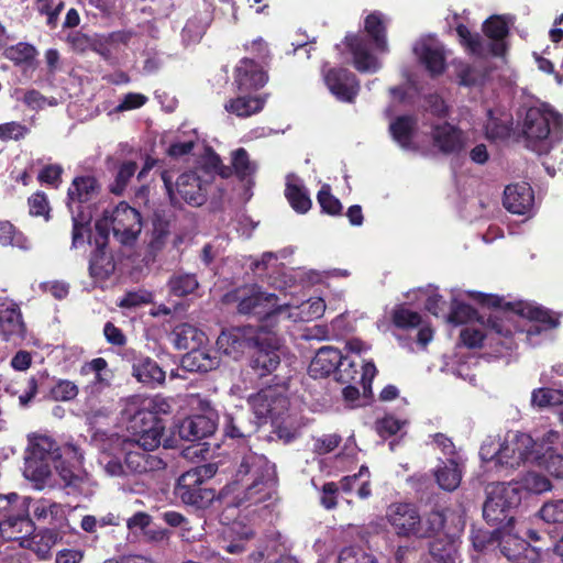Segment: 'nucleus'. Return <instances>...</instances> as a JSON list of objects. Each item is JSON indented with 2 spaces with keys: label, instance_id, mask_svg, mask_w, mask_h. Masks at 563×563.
Segmentation results:
<instances>
[{
  "label": "nucleus",
  "instance_id": "f257e3e1",
  "mask_svg": "<svg viewBox=\"0 0 563 563\" xmlns=\"http://www.w3.org/2000/svg\"><path fill=\"white\" fill-rule=\"evenodd\" d=\"M235 465L234 479L222 488L219 499L246 516L260 515L276 490L275 465L265 455L249 449L239 452Z\"/></svg>",
  "mask_w": 563,
  "mask_h": 563
},
{
  "label": "nucleus",
  "instance_id": "f03ea898",
  "mask_svg": "<svg viewBox=\"0 0 563 563\" xmlns=\"http://www.w3.org/2000/svg\"><path fill=\"white\" fill-rule=\"evenodd\" d=\"M100 184L95 176H76L67 190V208L71 214V247L78 249L85 244L86 234L91 225L92 213L87 206L100 192Z\"/></svg>",
  "mask_w": 563,
  "mask_h": 563
},
{
  "label": "nucleus",
  "instance_id": "7ed1b4c3",
  "mask_svg": "<svg viewBox=\"0 0 563 563\" xmlns=\"http://www.w3.org/2000/svg\"><path fill=\"white\" fill-rule=\"evenodd\" d=\"M507 308L516 310L517 313V329L512 333L514 345H517V341L532 346L538 344V338L558 329L563 317L562 312L526 301L507 303Z\"/></svg>",
  "mask_w": 563,
  "mask_h": 563
},
{
  "label": "nucleus",
  "instance_id": "20e7f679",
  "mask_svg": "<svg viewBox=\"0 0 563 563\" xmlns=\"http://www.w3.org/2000/svg\"><path fill=\"white\" fill-rule=\"evenodd\" d=\"M218 352H277L280 349L277 334L266 327H232L222 330L217 339Z\"/></svg>",
  "mask_w": 563,
  "mask_h": 563
},
{
  "label": "nucleus",
  "instance_id": "39448f33",
  "mask_svg": "<svg viewBox=\"0 0 563 563\" xmlns=\"http://www.w3.org/2000/svg\"><path fill=\"white\" fill-rule=\"evenodd\" d=\"M563 129V117L547 107H531L527 110L522 132L527 146L533 151L547 150L549 139L559 140Z\"/></svg>",
  "mask_w": 563,
  "mask_h": 563
},
{
  "label": "nucleus",
  "instance_id": "423d86ee",
  "mask_svg": "<svg viewBox=\"0 0 563 563\" xmlns=\"http://www.w3.org/2000/svg\"><path fill=\"white\" fill-rule=\"evenodd\" d=\"M85 243L91 249L88 257L89 276L96 282L108 280L117 269V262L109 245V223L96 221L93 231L90 225Z\"/></svg>",
  "mask_w": 563,
  "mask_h": 563
},
{
  "label": "nucleus",
  "instance_id": "0eeeda50",
  "mask_svg": "<svg viewBox=\"0 0 563 563\" xmlns=\"http://www.w3.org/2000/svg\"><path fill=\"white\" fill-rule=\"evenodd\" d=\"M472 297L482 307L492 308L493 311L485 317L486 329L490 333H496L500 338V345L506 350L518 349L512 344L514 329H517L516 310H508L504 298L498 295L471 292Z\"/></svg>",
  "mask_w": 563,
  "mask_h": 563
},
{
  "label": "nucleus",
  "instance_id": "6e6552de",
  "mask_svg": "<svg viewBox=\"0 0 563 563\" xmlns=\"http://www.w3.org/2000/svg\"><path fill=\"white\" fill-rule=\"evenodd\" d=\"M217 473L216 464H203L194 467L181 474L177 479L174 494L184 504L197 508L208 507L216 498V492L203 487L207 479L212 478Z\"/></svg>",
  "mask_w": 563,
  "mask_h": 563
},
{
  "label": "nucleus",
  "instance_id": "1a4fd4ad",
  "mask_svg": "<svg viewBox=\"0 0 563 563\" xmlns=\"http://www.w3.org/2000/svg\"><path fill=\"white\" fill-rule=\"evenodd\" d=\"M520 501L518 484L492 483L486 487L483 517L490 525H509L514 519L511 512Z\"/></svg>",
  "mask_w": 563,
  "mask_h": 563
},
{
  "label": "nucleus",
  "instance_id": "9d476101",
  "mask_svg": "<svg viewBox=\"0 0 563 563\" xmlns=\"http://www.w3.org/2000/svg\"><path fill=\"white\" fill-rule=\"evenodd\" d=\"M225 302H238L240 314L258 316L262 321L271 322L284 307L278 305L275 294L263 292L260 287L239 288L224 296Z\"/></svg>",
  "mask_w": 563,
  "mask_h": 563
},
{
  "label": "nucleus",
  "instance_id": "9b49d317",
  "mask_svg": "<svg viewBox=\"0 0 563 563\" xmlns=\"http://www.w3.org/2000/svg\"><path fill=\"white\" fill-rule=\"evenodd\" d=\"M161 178L172 203H177L176 195L191 206L198 207L206 202L208 181H203L198 173L186 172L179 175L175 184V189L173 177L168 170H162Z\"/></svg>",
  "mask_w": 563,
  "mask_h": 563
},
{
  "label": "nucleus",
  "instance_id": "f8f14e48",
  "mask_svg": "<svg viewBox=\"0 0 563 563\" xmlns=\"http://www.w3.org/2000/svg\"><path fill=\"white\" fill-rule=\"evenodd\" d=\"M164 429L165 424L159 417L148 411H135L129 421L128 431L131 435L128 442L143 451H153L161 445Z\"/></svg>",
  "mask_w": 563,
  "mask_h": 563
},
{
  "label": "nucleus",
  "instance_id": "ddd939ff",
  "mask_svg": "<svg viewBox=\"0 0 563 563\" xmlns=\"http://www.w3.org/2000/svg\"><path fill=\"white\" fill-rule=\"evenodd\" d=\"M537 446L536 441L527 433L508 434L500 453V470H515L525 462L540 463L542 456Z\"/></svg>",
  "mask_w": 563,
  "mask_h": 563
},
{
  "label": "nucleus",
  "instance_id": "4468645a",
  "mask_svg": "<svg viewBox=\"0 0 563 563\" xmlns=\"http://www.w3.org/2000/svg\"><path fill=\"white\" fill-rule=\"evenodd\" d=\"M99 221L109 223V232L124 246H133L142 231L141 213L125 202L119 203L111 212L110 218Z\"/></svg>",
  "mask_w": 563,
  "mask_h": 563
},
{
  "label": "nucleus",
  "instance_id": "2eb2a0df",
  "mask_svg": "<svg viewBox=\"0 0 563 563\" xmlns=\"http://www.w3.org/2000/svg\"><path fill=\"white\" fill-rule=\"evenodd\" d=\"M376 374V367L373 363H365L361 354H341L339 355L334 377L341 383H350L360 379L364 389L371 385Z\"/></svg>",
  "mask_w": 563,
  "mask_h": 563
},
{
  "label": "nucleus",
  "instance_id": "dca6fc26",
  "mask_svg": "<svg viewBox=\"0 0 563 563\" xmlns=\"http://www.w3.org/2000/svg\"><path fill=\"white\" fill-rule=\"evenodd\" d=\"M31 498L22 497L15 509L0 520V534L5 540H22L34 532V525L29 516Z\"/></svg>",
  "mask_w": 563,
  "mask_h": 563
},
{
  "label": "nucleus",
  "instance_id": "f3484780",
  "mask_svg": "<svg viewBox=\"0 0 563 563\" xmlns=\"http://www.w3.org/2000/svg\"><path fill=\"white\" fill-rule=\"evenodd\" d=\"M501 553L514 563H536L543 553L552 550L555 554L563 556V536L552 544L551 548L532 547L526 541L516 538H508L501 542Z\"/></svg>",
  "mask_w": 563,
  "mask_h": 563
},
{
  "label": "nucleus",
  "instance_id": "a211bd4d",
  "mask_svg": "<svg viewBox=\"0 0 563 563\" xmlns=\"http://www.w3.org/2000/svg\"><path fill=\"white\" fill-rule=\"evenodd\" d=\"M323 78L328 89L338 100L354 102L361 89L355 74L346 68L333 67L323 71Z\"/></svg>",
  "mask_w": 563,
  "mask_h": 563
},
{
  "label": "nucleus",
  "instance_id": "6ab92c4d",
  "mask_svg": "<svg viewBox=\"0 0 563 563\" xmlns=\"http://www.w3.org/2000/svg\"><path fill=\"white\" fill-rule=\"evenodd\" d=\"M249 404L260 423L267 418L278 419L287 408L288 400L285 396L277 393L276 389L267 388L250 396Z\"/></svg>",
  "mask_w": 563,
  "mask_h": 563
},
{
  "label": "nucleus",
  "instance_id": "aec40b11",
  "mask_svg": "<svg viewBox=\"0 0 563 563\" xmlns=\"http://www.w3.org/2000/svg\"><path fill=\"white\" fill-rule=\"evenodd\" d=\"M268 80L267 73L263 65L254 58L244 57L235 67L234 82L241 92L255 91L265 86Z\"/></svg>",
  "mask_w": 563,
  "mask_h": 563
},
{
  "label": "nucleus",
  "instance_id": "412c9836",
  "mask_svg": "<svg viewBox=\"0 0 563 563\" xmlns=\"http://www.w3.org/2000/svg\"><path fill=\"white\" fill-rule=\"evenodd\" d=\"M386 516L398 536L417 538L420 515L413 505L401 503L390 505Z\"/></svg>",
  "mask_w": 563,
  "mask_h": 563
},
{
  "label": "nucleus",
  "instance_id": "4be33fe9",
  "mask_svg": "<svg viewBox=\"0 0 563 563\" xmlns=\"http://www.w3.org/2000/svg\"><path fill=\"white\" fill-rule=\"evenodd\" d=\"M433 145L444 155L459 154L466 145L465 133L449 122L432 126Z\"/></svg>",
  "mask_w": 563,
  "mask_h": 563
},
{
  "label": "nucleus",
  "instance_id": "5701e85b",
  "mask_svg": "<svg viewBox=\"0 0 563 563\" xmlns=\"http://www.w3.org/2000/svg\"><path fill=\"white\" fill-rule=\"evenodd\" d=\"M25 324L19 305L11 299L0 300V333L5 341L23 338Z\"/></svg>",
  "mask_w": 563,
  "mask_h": 563
},
{
  "label": "nucleus",
  "instance_id": "b1692460",
  "mask_svg": "<svg viewBox=\"0 0 563 563\" xmlns=\"http://www.w3.org/2000/svg\"><path fill=\"white\" fill-rule=\"evenodd\" d=\"M533 202V190L526 181L508 185L504 190L503 203L511 213L525 214L532 208Z\"/></svg>",
  "mask_w": 563,
  "mask_h": 563
},
{
  "label": "nucleus",
  "instance_id": "393cba45",
  "mask_svg": "<svg viewBox=\"0 0 563 563\" xmlns=\"http://www.w3.org/2000/svg\"><path fill=\"white\" fill-rule=\"evenodd\" d=\"M30 508H32L33 516L36 520L47 523V528L68 529V520L66 518L65 508L49 499L32 500Z\"/></svg>",
  "mask_w": 563,
  "mask_h": 563
},
{
  "label": "nucleus",
  "instance_id": "a878e982",
  "mask_svg": "<svg viewBox=\"0 0 563 563\" xmlns=\"http://www.w3.org/2000/svg\"><path fill=\"white\" fill-rule=\"evenodd\" d=\"M217 424L205 415H196L184 419L177 427L178 435L185 441H199L213 434Z\"/></svg>",
  "mask_w": 563,
  "mask_h": 563
},
{
  "label": "nucleus",
  "instance_id": "bb28decb",
  "mask_svg": "<svg viewBox=\"0 0 563 563\" xmlns=\"http://www.w3.org/2000/svg\"><path fill=\"white\" fill-rule=\"evenodd\" d=\"M484 34L492 40L488 45V52L495 57H501L507 53L508 45L505 38L509 34V26L506 20L500 15L489 16L483 23Z\"/></svg>",
  "mask_w": 563,
  "mask_h": 563
},
{
  "label": "nucleus",
  "instance_id": "cd10ccee",
  "mask_svg": "<svg viewBox=\"0 0 563 563\" xmlns=\"http://www.w3.org/2000/svg\"><path fill=\"white\" fill-rule=\"evenodd\" d=\"M172 338L176 349L189 353L201 352L208 341L203 331L188 323L177 325L172 332Z\"/></svg>",
  "mask_w": 563,
  "mask_h": 563
},
{
  "label": "nucleus",
  "instance_id": "c85d7f7f",
  "mask_svg": "<svg viewBox=\"0 0 563 563\" xmlns=\"http://www.w3.org/2000/svg\"><path fill=\"white\" fill-rule=\"evenodd\" d=\"M344 43L353 56L354 67L361 71H375L377 69V59L371 54L364 37L358 34H347Z\"/></svg>",
  "mask_w": 563,
  "mask_h": 563
},
{
  "label": "nucleus",
  "instance_id": "c756f323",
  "mask_svg": "<svg viewBox=\"0 0 563 563\" xmlns=\"http://www.w3.org/2000/svg\"><path fill=\"white\" fill-rule=\"evenodd\" d=\"M418 129V119L412 114L396 117L389 124L393 140L405 150L413 148V139Z\"/></svg>",
  "mask_w": 563,
  "mask_h": 563
},
{
  "label": "nucleus",
  "instance_id": "7c9ffc66",
  "mask_svg": "<svg viewBox=\"0 0 563 563\" xmlns=\"http://www.w3.org/2000/svg\"><path fill=\"white\" fill-rule=\"evenodd\" d=\"M67 529L45 528L32 538L30 548L40 560H48L52 549L62 541Z\"/></svg>",
  "mask_w": 563,
  "mask_h": 563
},
{
  "label": "nucleus",
  "instance_id": "2f4dec72",
  "mask_svg": "<svg viewBox=\"0 0 563 563\" xmlns=\"http://www.w3.org/2000/svg\"><path fill=\"white\" fill-rule=\"evenodd\" d=\"M153 229L148 249L151 253H157L165 246L170 234V217L164 210H156L152 220Z\"/></svg>",
  "mask_w": 563,
  "mask_h": 563
},
{
  "label": "nucleus",
  "instance_id": "473e14b6",
  "mask_svg": "<svg viewBox=\"0 0 563 563\" xmlns=\"http://www.w3.org/2000/svg\"><path fill=\"white\" fill-rule=\"evenodd\" d=\"M479 354H444V371L471 383L475 376L471 363H476Z\"/></svg>",
  "mask_w": 563,
  "mask_h": 563
},
{
  "label": "nucleus",
  "instance_id": "72a5a7b5",
  "mask_svg": "<svg viewBox=\"0 0 563 563\" xmlns=\"http://www.w3.org/2000/svg\"><path fill=\"white\" fill-rule=\"evenodd\" d=\"M26 456L56 463L62 454L56 442L51 437L34 435L30 439L29 453Z\"/></svg>",
  "mask_w": 563,
  "mask_h": 563
},
{
  "label": "nucleus",
  "instance_id": "f704fd0d",
  "mask_svg": "<svg viewBox=\"0 0 563 563\" xmlns=\"http://www.w3.org/2000/svg\"><path fill=\"white\" fill-rule=\"evenodd\" d=\"M364 30L367 33V35L372 38L377 51L383 53L388 51L386 25L382 12L374 11L369 13L365 18Z\"/></svg>",
  "mask_w": 563,
  "mask_h": 563
},
{
  "label": "nucleus",
  "instance_id": "c9c22d12",
  "mask_svg": "<svg viewBox=\"0 0 563 563\" xmlns=\"http://www.w3.org/2000/svg\"><path fill=\"white\" fill-rule=\"evenodd\" d=\"M265 99L260 96H239L230 99L224 108L228 112L234 113L238 117L246 118L252 114L258 113L263 110Z\"/></svg>",
  "mask_w": 563,
  "mask_h": 563
},
{
  "label": "nucleus",
  "instance_id": "e433bc0d",
  "mask_svg": "<svg viewBox=\"0 0 563 563\" xmlns=\"http://www.w3.org/2000/svg\"><path fill=\"white\" fill-rule=\"evenodd\" d=\"M234 176L240 181H245L249 185L253 184V177L257 172V164L251 161L247 151L244 147L234 150L231 154Z\"/></svg>",
  "mask_w": 563,
  "mask_h": 563
},
{
  "label": "nucleus",
  "instance_id": "4c0bfd02",
  "mask_svg": "<svg viewBox=\"0 0 563 563\" xmlns=\"http://www.w3.org/2000/svg\"><path fill=\"white\" fill-rule=\"evenodd\" d=\"M38 52L36 47L26 42H19L4 47L3 57L15 66L33 67Z\"/></svg>",
  "mask_w": 563,
  "mask_h": 563
},
{
  "label": "nucleus",
  "instance_id": "58836bf2",
  "mask_svg": "<svg viewBox=\"0 0 563 563\" xmlns=\"http://www.w3.org/2000/svg\"><path fill=\"white\" fill-rule=\"evenodd\" d=\"M54 464L55 462L26 456L23 474L35 483L36 488H42L51 476Z\"/></svg>",
  "mask_w": 563,
  "mask_h": 563
},
{
  "label": "nucleus",
  "instance_id": "ea45409f",
  "mask_svg": "<svg viewBox=\"0 0 563 563\" xmlns=\"http://www.w3.org/2000/svg\"><path fill=\"white\" fill-rule=\"evenodd\" d=\"M434 475L437 483L442 489L452 492L456 489L461 483L462 470L455 460L448 459L446 462H443V464L437 468Z\"/></svg>",
  "mask_w": 563,
  "mask_h": 563
},
{
  "label": "nucleus",
  "instance_id": "a19ab883",
  "mask_svg": "<svg viewBox=\"0 0 563 563\" xmlns=\"http://www.w3.org/2000/svg\"><path fill=\"white\" fill-rule=\"evenodd\" d=\"M420 63L426 67L428 73L434 77L444 73L445 56L441 48L430 45H422L420 51L416 49Z\"/></svg>",
  "mask_w": 563,
  "mask_h": 563
},
{
  "label": "nucleus",
  "instance_id": "79ce46f5",
  "mask_svg": "<svg viewBox=\"0 0 563 563\" xmlns=\"http://www.w3.org/2000/svg\"><path fill=\"white\" fill-rule=\"evenodd\" d=\"M220 363L219 354H181L180 366L190 373H207Z\"/></svg>",
  "mask_w": 563,
  "mask_h": 563
},
{
  "label": "nucleus",
  "instance_id": "37998d69",
  "mask_svg": "<svg viewBox=\"0 0 563 563\" xmlns=\"http://www.w3.org/2000/svg\"><path fill=\"white\" fill-rule=\"evenodd\" d=\"M390 321L395 328L409 331L422 324V317L419 312L409 309L406 303H398L390 312Z\"/></svg>",
  "mask_w": 563,
  "mask_h": 563
},
{
  "label": "nucleus",
  "instance_id": "c03bdc74",
  "mask_svg": "<svg viewBox=\"0 0 563 563\" xmlns=\"http://www.w3.org/2000/svg\"><path fill=\"white\" fill-rule=\"evenodd\" d=\"M481 327L468 325L461 330L460 339L468 349L481 347L485 338L497 340L500 345V338L486 329L485 318L477 321Z\"/></svg>",
  "mask_w": 563,
  "mask_h": 563
},
{
  "label": "nucleus",
  "instance_id": "a18cd8bd",
  "mask_svg": "<svg viewBox=\"0 0 563 563\" xmlns=\"http://www.w3.org/2000/svg\"><path fill=\"white\" fill-rule=\"evenodd\" d=\"M531 405L540 409L547 407L563 408V389L556 388H537L531 395ZM560 421L563 422V409L559 413Z\"/></svg>",
  "mask_w": 563,
  "mask_h": 563
},
{
  "label": "nucleus",
  "instance_id": "49530a36",
  "mask_svg": "<svg viewBox=\"0 0 563 563\" xmlns=\"http://www.w3.org/2000/svg\"><path fill=\"white\" fill-rule=\"evenodd\" d=\"M133 374L143 384L157 385L165 379V372L150 358L135 363L133 365Z\"/></svg>",
  "mask_w": 563,
  "mask_h": 563
},
{
  "label": "nucleus",
  "instance_id": "de8ad7c7",
  "mask_svg": "<svg viewBox=\"0 0 563 563\" xmlns=\"http://www.w3.org/2000/svg\"><path fill=\"white\" fill-rule=\"evenodd\" d=\"M456 547L452 539L433 540L429 545V555L434 563H454Z\"/></svg>",
  "mask_w": 563,
  "mask_h": 563
},
{
  "label": "nucleus",
  "instance_id": "09e8293b",
  "mask_svg": "<svg viewBox=\"0 0 563 563\" xmlns=\"http://www.w3.org/2000/svg\"><path fill=\"white\" fill-rule=\"evenodd\" d=\"M488 118L485 124L486 136L489 140H506L510 136L512 130V119L497 118L494 115L493 110H488Z\"/></svg>",
  "mask_w": 563,
  "mask_h": 563
},
{
  "label": "nucleus",
  "instance_id": "8fccbe9b",
  "mask_svg": "<svg viewBox=\"0 0 563 563\" xmlns=\"http://www.w3.org/2000/svg\"><path fill=\"white\" fill-rule=\"evenodd\" d=\"M167 286L172 295L185 297L192 294L199 287V283L195 274L180 273L173 275Z\"/></svg>",
  "mask_w": 563,
  "mask_h": 563
},
{
  "label": "nucleus",
  "instance_id": "3c124183",
  "mask_svg": "<svg viewBox=\"0 0 563 563\" xmlns=\"http://www.w3.org/2000/svg\"><path fill=\"white\" fill-rule=\"evenodd\" d=\"M285 197L297 213L303 214L311 209L312 201L302 186L288 183L285 188Z\"/></svg>",
  "mask_w": 563,
  "mask_h": 563
},
{
  "label": "nucleus",
  "instance_id": "603ef678",
  "mask_svg": "<svg viewBox=\"0 0 563 563\" xmlns=\"http://www.w3.org/2000/svg\"><path fill=\"white\" fill-rule=\"evenodd\" d=\"M483 318H485V316H479L477 310L471 305L454 299L446 319L450 323L459 325L473 320L478 321Z\"/></svg>",
  "mask_w": 563,
  "mask_h": 563
},
{
  "label": "nucleus",
  "instance_id": "864d4df0",
  "mask_svg": "<svg viewBox=\"0 0 563 563\" xmlns=\"http://www.w3.org/2000/svg\"><path fill=\"white\" fill-rule=\"evenodd\" d=\"M538 516L544 523L554 526L556 530H563V498L544 503Z\"/></svg>",
  "mask_w": 563,
  "mask_h": 563
},
{
  "label": "nucleus",
  "instance_id": "5fc2aeb1",
  "mask_svg": "<svg viewBox=\"0 0 563 563\" xmlns=\"http://www.w3.org/2000/svg\"><path fill=\"white\" fill-rule=\"evenodd\" d=\"M445 517L440 510H432L424 517H420L417 538H430L438 534L444 527Z\"/></svg>",
  "mask_w": 563,
  "mask_h": 563
},
{
  "label": "nucleus",
  "instance_id": "6e6d98bb",
  "mask_svg": "<svg viewBox=\"0 0 563 563\" xmlns=\"http://www.w3.org/2000/svg\"><path fill=\"white\" fill-rule=\"evenodd\" d=\"M340 354H314L309 365V374L311 377L321 378L334 374L336 362Z\"/></svg>",
  "mask_w": 563,
  "mask_h": 563
},
{
  "label": "nucleus",
  "instance_id": "4d7b16f0",
  "mask_svg": "<svg viewBox=\"0 0 563 563\" xmlns=\"http://www.w3.org/2000/svg\"><path fill=\"white\" fill-rule=\"evenodd\" d=\"M504 441L496 437H487L479 449V456L483 462L493 464L492 468L500 470V453Z\"/></svg>",
  "mask_w": 563,
  "mask_h": 563
},
{
  "label": "nucleus",
  "instance_id": "13d9d810",
  "mask_svg": "<svg viewBox=\"0 0 563 563\" xmlns=\"http://www.w3.org/2000/svg\"><path fill=\"white\" fill-rule=\"evenodd\" d=\"M257 427L246 420L242 416L233 417L227 415L224 417V433L230 438H245L256 432Z\"/></svg>",
  "mask_w": 563,
  "mask_h": 563
},
{
  "label": "nucleus",
  "instance_id": "bf43d9fd",
  "mask_svg": "<svg viewBox=\"0 0 563 563\" xmlns=\"http://www.w3.org/2000/svg\"><path fill=\"white\" fill-rule=\"evenodd\" d=\"M455 30L461 45L464 46L472 55H484L485 47L481 34L472 33L464 24H459Z\"/></svg>",
  "mask_w": 563,
  "mask_h": 563
},
{
  "label": "nucleus",
  "instance_id": "052dcab7",
  "mask_svg": "<svg viewBox=\"0 0 563 563\" xmlns=\"http://www.w3.org/2000/svg\"><path fill=\"white\" fill-rule=\"evenodd\" d=\"M518 484L520 492L522 489L532 494H542L552 489L550 479L539 473L529 472L527 473Z\"/></svg>",
  "mask_w": 563,
  "mask_h": 563
},
{
  "label": "nucleus",
  "instance_id": "680f3d73",
  "mask_svg": "<svg viewBox=\"0 0 563 563\" xmlns=\"http://www.w3.org/2000/svg\"><path fill=\"white\" fill-rule=\"evenodd\" d=\"M278 354H252L250 366L260 377L272 374L279 365Z\"/></svg>",
  "mask_w": 563,
  "mask_h": 563
},
{
  "label": "nucleus",
  "instance_id": "e2e57ef3",
  "mask_svg": "<svg viewBox=\"0 0 563 563\" xmlns=\"http://www.w3.org/2000/svg\"><path fill=\"white\" fill-rule=\"evenodd\" d=\"M317 200L323 213L332 217L341 216L343 206L341 201L332 195L331 186L323 184L317 194Z\"/></svg>",
  "mask_w": 563,
  "mask_h": 563
},
{
  "label": "nucleus",
  "instance_id": "0e129e2a",
  "mask_svg": "<svg viewBox=\"0 0 563 563\" xmlns=\"http://www.w3.org/2000/svg\"><path fill=\"white\" fill-rule=\"evenodd\" d=\"M137 164L134 161L123 162L118 169L114 183L110 186V191L115 196H121L131 178L135 175Z\"/></svg>",
  "mask_w": 563,
  "mask_h": 563
},
{
  "label": "nucleus",
  "instance_id": "69168bd1",
  "mask_svg": "<svg viewBox=\"0 0 563 563\" xmlns=\"http://www.w3.org/2000/svg\"><path fill=\"white\" fill-rule=\"evenodd\" d=\"M24 242L25 238L23 234L10 221H0V244L2 246L24 247Z\"/></svg>",
  "mask_w": 563,
  "mask_h": 563
},
{
  "label": "nucleus",
  "instance_id": "338daca9",
  "mask_svg": "<svg viewBox=\"0 0 563 563\" xmlns=\"http://www.w3.org/2000/svg\"><path fill=\"white\" fill-rule=\"evenodd\" d=\"M339 563H377V561L373 554L360 547H347L340 552Z\"/></svg>",
  "mask_w": 563,
  "mask_h": 563
},
{
  "label": "nucleus",
  "instance_id": "774afa93",
  "mask_svg": "<svg viewBox=\"0 0 563 563\" xmlns=\"http://www.w3.org/2000/svg\"><path fill=\"white\" fill-rule=\"evenodd\" d=\"M542 459L540 463H537L539 466H544L545 470L553 476L558 478L563 477V455L559 453H553L550 448L547 452L541 453Z\"/></svg>",
  "mask_w": 563,
  "mask_h": 563
}]
</instances>
